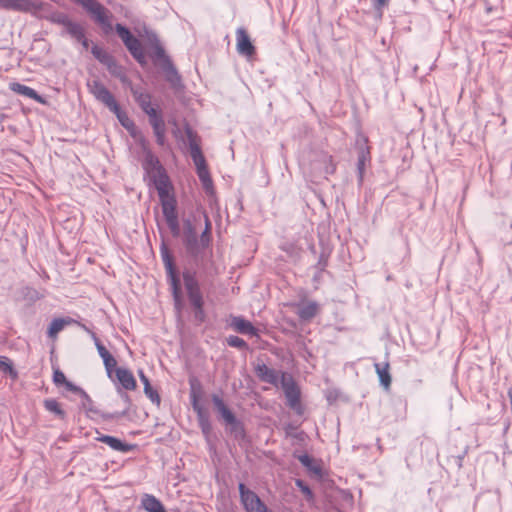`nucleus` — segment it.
<instances>
[{
	"label": "nucleus",
	"mask_w": 512,
	"mask_h": 512,
	"mask_svg": "<svg viewBox=\"0 0 512 512\" xmlns=\"http://www.w3.org/2000/svg\"><path fill=\"white\" fill-rule=\"evenodd\" d=\"M298 460L303 466L310 469L314 473H320V468L313 466V460L308 454H302L298 456Z\"/></svg>",
	"instance_id": "42"
},
{
	"label": "nucleus",
	"mask_w": 512,
	"mask_h": 512,
	"mask_svg": "<svg viewBox=\"0 0 512 512\" xmlns=\"http://www.w3.org/2000/svg\"><path fill=\"white\" fill-rule=\"evenodd\" d=\"M184 244L189 253L197 254L199 252L197 233L190 220L184 221Z\"/></svg>",
	"instance_id": "14"
},
{
	"label": "nucleus",
	"mask_w": 512,
	"mask_h": 512,
	"mask_svg": "<svg viewBox=\"0 0 512 512\" xmlns=\"http://www.w3.org/2000/svg\"><path fill=\"white\" fill-rule=\"evenodd\" d=\"M45 18L49 19L53 23H57L60 25H63L64 27L68 25V23L71 21L69 17L61 12H52L50 13V5L47 8V12L44 13Z\"/></svg>",
	"instance_id": "35"
},
{
	"label": "nucleus",
	"mask_w": 512,
	"mask_h": 512,
	"mask_svg": "<svg viewBox=\"0 0 512 512\" xmlns=\"http://www.w3.org/2000/svg\"><path fill=\"white\" fill-rule=\"evenodd\" d=\"M124 414L125 413H121V414H119V413H116V414H105V415H103V418L104 419H114V418H118V417H120L121 415H124Z\"/></svg>",
	"instance_id": "62"
},
{
	"label": "nucleus",
	"mask_w": 512,
	"mask_h": 512,
	"mask_svg": "<svg viewBox=\"0 0 512 512\" xmlns=\"http://www.w3.org/2000/svg\"><path fill=\"white\" fill-rule=\"evenodd\" d=\"M188 291V298L190 301V304L195 309V318L199 322H203L205 319V314L203 311V296L200 293V290H187Z\"/></svg>",
	"instance_id": "20"
},
{
	"label": "nucleus",
	"mask_w": 512,
	"mask_h": 512,
	"mask_svg": "<svg viewBox=\"0 0 512 512\" xmlns=\"http://www.w3.org/2000/svg\"><path fill=\"white\" fill-rule=\"evenodd\" d=\"M374 367H375L376 373L379 377V381H380L381 385L385 389H388L390 387L391 381H392L391 375L389 373V368H390L389 362H385L383 364L375 363Z\"/></svg>",
	"instance_id": "28"
},
{
	"label": "nucleus",
	"mask_w": 512,
	"mask_h": 512,
	"mask_svg": "<svg viewBox=\"0 0 512 512\" xmlns=\"http://www.w3.org/2000/svg\"><path fill=\"white\" fill-rule=\"evenodd\" d=\"M197 418L203 434L208 436L211 432V424L209 422L207 414L205 412L201 413L197 415Z\"/></svg>",
	"instance_id": "41"
},
{
	"label": "nucleus",
	"mask_w": 512,
	"mask_h": 512,
	"mask_svg": "<svg viewBox=\"0 0 512 512\" xmlns=\"http://www.w3.org/2000/svg\"><path fill=\"white\" fill-rule=\"evenodd\" d=\"M116 63H117V62H116V60L114 59V57H113L112 55H109V56H108V58H107V60H104L102 64H103V65H105V66H106V68L109 70V69H111L112 65H114V64H116Z\"/></svg>",
	"instance_id": "58"
},
{
	"label": "nucleus",
	"mask_w": 512,
	"mask_h": 512,
	"mask_svg": "<svg viewBox=\"0 0 512 512\" xmlns=\"http://www.w3.org/2000/svg\"><path fill=\"white\" fill-rule=\"evenodd\" d=\"M357 151H358V160H357V171L359 176V182L362 183L366 164L371 162V152L370 147L368 145V138L362 136L357 140Z\"/></svg>",
	"instance_id": "10"
},
{
	"label": "nucleus",
	"mask_w": 512,
	"mask_h": 512,
	"mask_svg": "<svg viewBox=\"0 0 512 512\" xmlns=\"http://www.w3.org/2000/svg\"><path fill=\"white\" fill-rule=\"evenodd\" d=\"M255 374L259 378L260 381L277 386L279 383V375L281 376V372H278L274 369L269 368L264 363H258L255 366Z\"/></svg>",
	"instance_id": "13"
},
{
	"label": "nucleus",
	"mask_w": 512,
	"mask_h": 512,
	"mask_svg": "<svg viewBox=\"0 0 512 512\" xmlns=\"http://www.w3.org/2000/svg\"><path fill=\"white\" fill-rule=\"evenodd\" d=\"M153 128L154 135L156 137V142L160 146H164L165 144V122L164 120H156L151 124Z\"/></svg>",
	"instance_id": "33"
},
{
	"label": "nucleus",
	"mask_w": 512,
	"mask_h": 512,
	"mask_svg": "<svg viewBox=\"0 0 512 512\" xmlns=\"http://www.w3.org/2000/svg\"><path fill=\"white\" fill-rule=\"evenodd\" d=\"M227 343L231 347L239 348V349H247L248 344L238 336H230L227 338Z\"/></svg>",
	"instance_id": "44"
},
{
	"label": "nucleus",
	"mask_w": 512,
	"mask_h": 512,
	"mask_svg": "<svg viewBox=\"0 0 512 512\" xmlns=\"http://www.w3.org/2000/svg\"><path fill=\"white\" fill-rule=\"evenodd\" d=\"M212 402L219 413L221 419L225 422L235 438H243L245 436V430L243 424L236 418L234 413L228 408L223 399L214 394L212 395Z\"/></svg>",
	"instance_id": "4"
},
{
	"label": "nucleus",
	"mask_w": 512,
	"mask_h": 512,
	"mask_svg": "<svg viewBox=\"0 0 512 512\" xmlns=\"http://www.w3.org/2000/svg\"><path fill=\"white\" fill-rule=\"evenodd\" d=\"M280 384L287 399V405L297 414L301 415L303 413V408L300 402L301 393L293 377L287 372L281 371Z\"/></svg>",
	"instance_id": "5"
},
{
	"label": "nucleus",
	"mask_w": 512,
	"mask_h": 512,
	"mask_svg": "<svg viewBox=\"0 0 512 512\" xmlns=\"http://www.w3.org/2000/svg\"><path fill=\"white\" fill-rule=\"evenodd\" d=\"M81 5L91 16L99 23L103 30L108 33L112 30V25L108 17V10L97 0H73Z\"/></svg>",
	"instance_id": "6"
},
{
	"label": "nucleus",
	"mask_w": 512,
	"mask_h": 512,
	"mask_svg": "<svg viewBox=\"0 0 512 512\" xmlns=\"http://www.w3.org/2000/svg\"><path fill=\"white\" fill-rule=\"evenodd\" d=\"M115 30L118 34V36L122 39V41L124 42V44L126 42H128L129 40H131L134 36L131 34V32L126 28L124 27L123 25L121 24H116L115 26Z\"/></svg>",
	"instance_id": "43"
},
{
	"label": "nucleus",
	"mask_w": 512,
	"mask_h": 512,
	"mask_svg": "<svg viewBox=\"0 0 512 512\" xmlns=\"http://www.w3.org/2000/svg\"><path fill=\"white\" fill-rule=\"evenodd\" d=\"M373 5L377 11L381 12L382 8L388 5V0H373Z\"/></svg>",
	"instance_id": "56"
},
{
	"label": "nucleus",
	"mask_w": 512,
	"mask_h": 512,
	"mask_svg": "<svg viewBox=\"0 0 512 512\" xmlns=\"http://www.w3.org/2000/svg\"><path fill=\"white\" fill-rule=\"evenodd\" d=\"M142 507L148 512H167L163 504L153 495L145 494L141 501Z\"/></svg>",
	"instance_id": "27"
},
{
	"label": "nucleus",
	"mask_w": 512,
	"mask_h": 512,
	"mask_svg": "<svg viewBox=\"0 0 512 512\" xmlns=\"http://www.w3.org/2000/svg\"><path fill=\"white\" fill-rule=\"evenodd\" d=\"M143 385H144V393L145 395L153 402L155 403L157 406L160 405V402H161V398H160V395L158 394V392L156 390H154L150 384V381L149 379L146 380V381H143L142 382Z\"/></svg>",
	"instance_id": "36"
},
{
	"label": "nucleus",
	"mask_w": 512,
	"mask_h": 512,
	"mask_svg": "<svg viewBox=\"0 0 512 512\" xmlns=\"http://www.w3.org/2000/svg\"><path fill=\"white\" fill-rule=\"evenodd\" d=\"M116 63H117V62H116V60L114 59V57H113L112 55H109V56H108V58H107V60H104L102 64H103V65H105V66H106V68L109 70V69H111L112 65H114V64H116Z\"/></svg>",
	"instance_id": "60"
},
{
	"label": "nucleus",
	"mask_w": 512,
	"mask_h": 512,
	"mask_svg": "<svg viewBox=\"0 0 512 512\" xmlns=\"http://www.w3.org/2000/svg\"><path fill=\"white\" fill-rule=\"evenodd\" d=\"M10 88H11L12 91H14V92H16V93H18L20 95L29 97V98L37 100L39 102L42 101V99L38 95V93L34 89H32V88H30L28 86H25V85L20 84V83H11L10 84Z\"/></svg>",
	"instance_id": "30"
},
{
	"label": "nucleus",
	"mask_w": 512,
	"mask_h": 512,
	"mask_svg": "<svg viewBox=\"0 0 512 512\" xmlns=\"http://www.w3.org/2000/svg\"><path fill=\"white\" fill-rule=\"evenodd\" d=\"M173 292V299H174V303H175V308L177 309L178 312H180V310L182 309V298L184 296L183 292L184 290H172Z\"/></svg>",
	"instance_id": "48"
},
{
	"label": "nucleus",
	"mask_w": 512,
	"mask_h": 512,
	"mask_svg": "<svg viewBox=\"0 0 512 512\" xmlns=\"http://www.w3.org/2000/svg\"><path fill=\"white\" fill-rule=\"evenodd\" d=\"M160 255H161V259L163 261L171 288H180V278H179V274H178L177 268L174 263V257L171 254V252H170L168 246L165 244V242H162V244L160 246Z\"/></svg>",
	"instance_id": "9"
},
{
	"label": "nucleus",
	"mask_w": 512,
	"mask_h": 512,
	"mask_svg": "<svg viewBox=\"0 0 512 512\" xmlns=\"http://www.w3.org/2000/svg\"><path fill=\"white\" fill-rule=\"evenodd\" d=\"M80 396L83 398V401H82L83 408H85L89 411H93V409H92L93 401L90 398V396L85 391H84V394H80Z\"/></svg>",
	"instance_id": "53"
},
{
	"label": "nucleus",
	"mask_w": 512,
	"mask_h": 512,
	"mask_svg": "<svg viewBox=\"0 0 512 512\" xmlns=\"http://www.w3.org/2000/svg\"><path fill=\"white\" fill-rule=\"evenodd\" d=\"M120 385L126 390H134L137 386L132 372L126 368L117 367L113 370Z\"/></svg>",
	"instance_id": "19"
},
{
	"label": "nucleus",
	"mask_w": 512,
	"mask_h": 512,
	"mask_svg": "<svg viewBox=\"0 0 512 512\" xmlns=\"http://www.w3.org/2000/svg\"><path fill=\"white\" fill-rule=\"evenodd\" d=\"M108 71L114 77L119 78L123 84L130 85L131 82L129 81L126 74L124 73L123 68L118 63L112 65L111 69H109Z\"/></svg>",
	"instance_id": "39"
},
{
	"label": "nucleus",
	"mask_w": 512,
	"mask_h": 512,
	"mask_svg": "<svg viewBox=\"0 0 512 512\" xmlns=\"http://www.w3.org/2000/svg\"><path fill=\"white\" fill-rule=\"evenodd\" d=\"M91 53L100 63H103L104 60H107L108 56L110 55L108 52L97 45L92 47Z\"/></svg>",
	"instance_id": "45"
},
{
	"label": "nucleus",
	"mask_w": 512,
	"mask_h": 512,
	"mask_svg": "<svg viewBox=\"0 0 512 512\" xmlns=\"http://www.w3.org/2000/svg\"><path fill=\"white\" fill-rule=\"evenodd\" d=\"M98 353L103 360L105 369L107 371V375L109 378H112L113 370L117 368L116 359L110 354V352L100 343V341L96 340L95 342Z\"/></svg>",
	"instance_id": "21"
},
{
	"label": "nucleus",
	"mask_w": 512,
	"mask_h": 512,
	"mask_svg": "<svg viewBox=\"0 0 512 512\" xmlns=\"http://www.w3.org/2000/svg\"><path fill=\"white\" fill-rule=\"evenodd\" d=\"M161 68L165 74L166 81L173 89L179 90L183 87L182 78L171 60H166V64H162Z\"/></svg>",
	"instance_id": "17"
},
{
	"label": "nucleus",
	"mask_w": 512,
	"mask_h": 512,
	"mask_svg": "<svg viewBox=\"0 0 512 512\" xmlns=\"http://www.w3.org/2000/svg\"><path fill=\"white\" fill-rule=\"evenodd\" d=\"M126 48L131 53L133 58L141 65L146 64V57L145 53L142 48L141 42L136 38L133 37L131 40L125 43Z\"/></svg>",
	"instance_id": "24"
},
{
	"label": "nucleus",
	"mask_w": 512,
	"mask_h": 512,
	"mask_svg": "<svg viewBox=\"0 0 512 512\" xmlns=\"http://www.w3.org/2000/svg\"><path fill=\"white\" fill-rule=\"evenodd\" d=\"M144 112L149 116L150 124L154 123L156 120H163V118L157 113L156 109L152 106H149V108L144 110Z\"/></svg>",
	"instance_id": "51"
},
{
	"label": "nucleus",
	"mask_w": 512,
	"mask_h": 512,
	"mask_svg": "<svg viewBox=\"0 0 512 512\" xmlns=\"http://www.w3.org/2000/svg\"><path fill=\"white\" fill-rule=\"evenodd\" d=\"M193 162L197 168V175H198L200 181L202 182L204 189L206 190V192H212L213 182L210 177V173L208 171V168L206 165V160H205L204 156H201L200 161L193 160Z\"/></svg>",
	"instance_id": "18"
},
{
	"label": "nucleus",
	"mask_w": 512,
	"mask_h": 512,
	"mask_svg": "<svg viewBox=\"0 0 512 512\" xmlns=\"http://www.w3.org/2000/svg\"><path fill=\"white\" fill-rule=\"evenodd\" d=\"M167 225L173 236L178 237L180 235V226L178 218L166 220Z\"/></svg>",
	"instance_id": "47"
},
{
	"label": "nucleus",
	"mask_w": 512,
	"mask_h": 512,
	"mask_svg": "<svg viewBox=\"0 0 512 512\" xmlns=\"http://www.w3.org/2000/svg\"><path fill=\"white\" fill-rule=\"evenodd\" d=\"M96 439L102 443L107 444L111 449L115 451L129 452L134 448V445L124 443L120 439L110 435H101Z\"/></svg>",
	"instance_id": "22"
},
{
	"label": "nucleus",
	"mask_w": 512,
	"mask_h": 512,
	"mask_svg": "<svg viewBox=\"0 0 512 512\" xmlns=\"http://www.w3.org/2000/svg\"><path fill=\"white\" fill-rule=\"evenodd\" d=\"M89 92L95 97L97 101L102 103L111 112H113L121 125L127 130L135 127L134 122L129 118L126 112L122 111L119 104L112 93L105 87L99 80H93L87 83Z\"/></svg>",
	"instance_id": "1"
},
{
	"label": "nucleus",
	"mask_w": 512,
	"mask_h": 512,
	"mask_svg": "<svg viewBox=\"0 0 512 512\" xmlns=\"http://www.w3.org/2000/svg\"><path fill=\"white\" fill-rule=\"evenodd\" d=\"M43 405L47 411L55 414L59 419H66V412L61 408L60 403L56 399H45Z\"/></svg>",
	"instance_id": "31"
},
{
	"label": "nucleus",
	"mask_w": 512,
	"mask_h": 512,
	"mask_svg": "<svg viewBox=\"0 0 512 512\" xmlns=\"http://www.w3.org/2000/svg\"><path fill=\"white\" fill-rule=\"evenodd\" d=\"M295 484L298 488H300V490L307 497V499L313 498L312 490L304 483V481H302L301 479H297Z\"/></svg>",
	"instance_id": "49"
},
{
	"label": "nucleus",
	"mask_w": 512,
	"mask_h": 512,
	"mask_svg": "<svg viewBox=\"0 0 512 512\" xmlns=\"http://www.w3.org/2000/svg\"><path fill=\"white\" fill-rule=\"evenodd\" d=\"M185 134L188 140L192 160L200 161L201 156H203L200 147V137L188 124L185 125Z\"/></svg>",
	"instance_id": "16"
},
{
	"label": "nucleus",
	"mask_w": 512,
	"mask_h": 512,
	"mask_svg": "<svg viewBox=\"0 0 512 512\" xmlns=\"http://www.w3.org/2000/svg\"><path fill=\"white\" fill-rule=\"evenodd\" d=\"M53 381L57 386H59L65 385L68 380L60 369H55L53 373Z\"/></svg>",
	"instance_id": "50"
},
{
	"label": "nucleus",
	"mask_w": 512,
	"mask_h": 512,
	"mask_svg": "<svg viewBox=\"0 0 512 512\" xmlns=\"http://www.w3.org/2000/svg\"><path fill=\"white\" fill-rule=\"evenodd\" d=\"M0 371L8 373L13 379H16L18 374L13 368L12 363L6 357H0Z\"/></svg>",
	"instance_id": "38"
},
{
	"label": "nucleus",
	"mask_w": 512,
	"mask_h": 512,
	"mask_svg": "<svg viewBox=\"0 0 512 512\" xmlns=\"http://www.w3.org/2000/svg\"><path fill=\"white\" fill-rule=\"evenodd\" d=\"M325 158L329 162V167H327L326 173H330V174L334 173L336 167H335V165L332 162V157L331 156H326Z\"/></svg>",
	"instance_id": "61"
},
{
	"label": "nucleus",
	"mask_w": 512,
	"mask_h": 512,
	"mask_svg": "<svg viewBox=\"0 0 512 512\" xmlns=\"http://www.w3.org/2000/svg\"><path fill=\"white\" fill-rule=\"evenodd\" d=\"M151 177L153 184L158 192L159 199L173 195L171 193L172 185L165 170L154 173Z\"/></svg>",
	"instance_id": "12"
},
{
	"label": "nucleus",
	"mask_w": 512,
	"mask_h": 512,
	"mask_svg": "<svg viewBox=\"0 0 512 512\" xmlns=\"http://www.w3.org/2000/svg\"><path fill=\"white\" fill-rule=\"evenodd\" d=\"M77 41L81 42V44L83 45L84 48H88L89 42L85 38V34L84 33H83V38L82 39H77Z\"/></svg>",
	"instance_id": "63"
},
{
	"label": "nucleus",
	"mask_w": 512,
	"mask_h": 512,
	"mask_svg": "<svg viewBox=\"0 0 512 512\" xmlns=\"http://www.w3.org/2000/svg\"><path fill=\"white\" fill-rule=\"evenodd\" d=\"M163 215L166 220L178 218L176 212V199L174 195L160 198Z\"/></svg>",
	"instance_id": "26"
},
{
	"label": "nucleus",
	"mask_w": 512,
	"mask_h": 512,
	"mask_svg": "<svg viewBox=\"0 0 512 512\" xmlns=\"http://www.w3.org/2000/svg\"><path fill=\"white\" fill-rule=\"evenodd\" d=\"M151 57L154 60V62L159 64L160 66H162V64H166V60H171L166 55L164 48L162 47L158 40H156V42L154 43L153 53Z\"/></svg>",
	"instance_id": "34"
},
{
	"label": "nucleus",
	"mask_w": 512,
	"mask_h": 512,
	"mask_svg": "<svg viewBox=\"0 0 512 512\" xmlns=\"http://www.w3.org/2000/svg\"><path fill=\"white\" fill-rule=\"evenodd\" d=\"M232 326L237 332L241 334L258 336V329H256L251 322L241 317H234L232 319Z\"/></svg>",
	"instance_id": "25"
},
{
	"label": "nucleus",
	"mask_w": 512,
	"mask_h": 512,
	"mask_svg": "<svg viewBox=\"0 0 512 512\" xmlns=\"http://www.w3.org/2000/svg\"><path fill=\"white\" fill-rule=\"evenodd\" d=\"M289 306L294 309L299 319L303 322H310L321 312V305L317 301L307 298L290 303Z\"/></svg>",
	"instance_id": "8"
},
{
	"label": "nucleus",
	"mask_w": 512,
	"mask_h": 512,
	"mask_svg": "<svg viewBox=\"0 0 512 512\" xmlns=\"http://www.w3.org/2000/svg\"><path fill=\"white\" fill-rule=\"evenodd\" d=\"M190 397L198 396L201 397L202 394V387L201 384L196 380L195 378L190 379Z\"/></svg>",
	"instance_id": "46"
},
{
	"label": "nucleus",
	"mask_w": 512,
	"mask_h": 512,
	"mask_svg": "<svg viewBox=\"0 0 512 512\" xmlns=\"http://www.w3.org/2000/svg\"><path fill=\"white\" fill-rule=\"evenodd\" d=\"M185 134L188 140L192 160L200 161L201 156H203L200 147V137L188 124L185 125Z\"/></svg>",
	"instance_id": "15"
},
{
	"label": "nucleus",
	"mask_w": 512,
	"mask_h": 512,
	"mask_svg": "<svg viewBox=\"0 0 512 512\" xmlns=\"http://www.w3.org/2000/svg\"><path fill=\"white\" fill-rule=\"evenodd\" d=\"M65 31L71 35L73 38L82 39L84 30L82 26L78 23L70 21L67 26H65Z\"/></svg>",
	"instance_id": "37"
},
{
	"label": "nucleus",
	"mask_w": 512,
	"mask_h": 512,
	"mask_svg": "<svg viewBox=\"0 0 512 512\" xmlns=\"http://www.w3.org/2000/svg\"><path fill=\"white\" fill-rule=\"evenodd\" d=\"M65 388L70 391V392H73V393H76L78 395L80 394H84V390L81 388V387H78L76 385H74L72 382L70 381H67L66 384L64 385Z\"/></svg>",
	"instance_id": "55"
},
{
	"label": "nucleus",
	"mask_w": 512,
	"mask_h": 512,
	"mask_svg": "<svg viewBox=\"0 0 512 512\" xmlns=\"http://www.w3.org/2000/svg\"><path fill=\"white\" fill-rule=\"evenodd\" d=\"M116 63H117V62H116V60L114 59V57H113L112 55H109V56H108V58H107V60H104L102 64H103V65H105V66H106V68L109 70V69H111L112 65H114V64H116Z\"/></svg>",
	"instance_id": "57"
},
{
	"label": "nucleus",
	"mask_w": 512,
	"mask_h": 512,
	"mask_svg": "<svg viewBox=\"0 0 512 512\" xmlns=\"http://www.w3.org/2000/svg\"><path fill=\"white\" fill-rule=\"evenodd\" d=\"M236 40L237 51L240 55L251 57L255 54V47L245 28L239 27L236 30Z\"/></svg>",
	"instance_id": "11"
},
{
	"label": "nucleus",
	"mask_w": 512,
	"mask_h": 512,
	"mask_svg": "<svg viewBox=\"0 0 512 512\" xmlns=\"http://www.w3.org/2000/svg\"><path fill=\"white\" fill-rule=\"evenodd\" d=\"M128 86L130 87V91L135 101L141 109L143 111L148 109L149 106H151V95L140 86H133L131 83Z\"/></svg>",
	"instance_id": "23"
},
{
	"label": "nucleus",
	"mask_w": 512,
	"mask_h": 512,
	"mask_svg": "<svg viewBox=\"0 0 512 512\" xmlns=\"http://www.w3.org/2000/svg\"><path fill=\"white\" fill-rule=\"evenodd\" d=\"M209 230H210V222L206 218V228H205L204 232L201 235V243H202L203 246H206L208 244V242H209Z\"/></svg>",
	"instance_id": "54"
},
{
	"label": "nucleus",
	"mask_w": 512,
	"mask_h": 512,
	"mask_svg": "<svg viewBox=\"0 0 512 512\" xmlns=\"http://www.w3.org/2000/svg\"><path fill=\"white\" fill-rule=\"evenodd\" d=\"M49 4L40 0H0V9L29 13L42 18Z\"/></svg>",
	"instance_id": "2"
},
{
	"label": "nucleus",
	"mask_w": 512,
	"mask_h": 512,
	"mask_svg": "<svg viewBox=\"0 0 512 512\" xmlns=\"http://www.w3.org/2000/svg\"><path fill=\"white\" fill-rule=\"evenodd\" d=\"M143 166L150 176L164 170L158 158L154 156L151 151L146 153Z\"/></svg>",
	"instance_id": "29"
},
{
	"label": "nucleus",
	"mask_w": 512,
	"mask_h": 512,
	"mask_svg": "<svg viewBox=\"0 0 512 512\" xmlns=\"http://www.w3.org/2000/svg\"><path fill=\"white\" fill-rule=\"evenodd\" d=\"M138 374H139V378H140L141 382L148 380L147 376L144 374V372L142 370H140L138 372Z\"/></svg>",
	"instance_id": "64"
},
{
	"label": "nucleus",
	"mask_w": 512,
	"mask_h": 512,
	"mask_svg": "<svg viewBox=\"0 0 512 512\" xmlns=\"http://www.w3.org/2000/svg\"><path fill=\"white\" fill-rule=\"evenodd\" d=\"M238 489L241 503L246 512H272L268 510L259 496L247 488L244 483H240Z\"/></svg>",
	"instance_id": "7"
},
{
	"label": "nucleus",
	"mask_w": 512,
	"mask_h": 512,
	"mask_svg": "<svg viewBox=\"0 0 512 512\" xmlns=\"http://www.w3.org/2000/svg\"><path fill=\"white\" fill-rule=\"evenodd\" d=\"M72 319L67 318H55L49 328H48V336L51 338L56 337V335L65 327V325L70 324Z\"/></svg>",
	"instance_id": "32"
},
{
	"label": "nucleus",
	"mask_w": 512,
	"mask_h": 512,
	"mask_svg": "<svg viewBox=\"0 0 512 512\" xmlns=\"http://www.w3.org/2000/svg\"><path fill=\"white\" fill-rule=\"evenodd\" d=\"M212 402L219 413L221 419L225 422L235 438H243L245 436V430L243 424L236 418L234 413L228 408L223 399L214 394L212 395Z\"/></svg>",
	"instance_id": "3"
},
{
	"label": "nucleus",
	"mask_w": 512,
	"mask_h": 512,
	"mask_svg": "<svg viewBox=\"0 0 512 512\" xmlns=\"http://www.w3.org/2000/svg\"><path fill=\"white\" fill-rule=\"evenodd\" d=\"M116 63H117V62H116V60L114 59V57H113L112 55H109V56H108V58H107V60H104L102 64H103V65H105V66H106V68L109 70V69H111L112 65H114V64H116Z\"/></svg>",
	"instance_id": "59"
},
{
	"label": "nucleus",
	"mask_w": 512,
	"mask_h": 512,
	"mask_svg": "<svg viewBox=\"0 0 512 512\" xmlns=\"http://www.w3.org/2000/svg\"><path fill=\"white\" fill-rule=\"evenodd\" d=\"M183 279H184L185 288H197L198 283L195 278V273L193 271L188 270V269L184 270Z\"/></svg>",
	"instance_id": "40"
},
{
	"label": "nucleus",
	"mask_w": 512,
	"mask_h": 512,
	"mask_svg": "<svg viewBox=\"0 0 512 512\" xmlns=\"http://www.w3.org/2000/svg\"><path fill=\"white\" fill-rule=\"evenodd\" d=\"M190 399L192 408L197 413V415L205 412L203 407L199 403L200 397L193 395V397H190Z\"/></svg>",
	"instance_id": "52"
}]
</instances>
